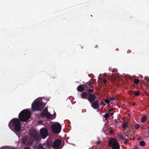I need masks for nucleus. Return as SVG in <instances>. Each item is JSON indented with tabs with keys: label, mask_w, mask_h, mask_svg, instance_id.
Masks as SVG:
<instances>
[{
	"label": "nucleus",
	"mask_w": 149,
	"mask_h": 149,
	"mask_svg": "<svg viewBox=\"0 0 149 149\" xmlns=\"http://www.w3.org/2000/svg\"><path fill=\"white\" fill-rule=\"evenodd\" d=\"M31 113L29 111L25 109L23 110L19 115V119L14 118L9 122L8 125L9 127L13 129L17 132L21 130L20 121L26 122L30 118Z\"/></svg>",
	"instance_id": "nucleus-1"
},
{
	"label": "nucleus",
	"mask_w": 149,
	"mask_h": 149,
	"mask_svg": "<svg viewBox=\"0 0 149 149\" xmlns=\"http://www.w3.org/2000/svg\"><path fill=\"white\" fill-rule=\"evenodd\" d=\"M44 107L43 103L39 101H34V102L32 104V108L34 111H41Z\"/></svg>",
	"instance_id": "nucleus-2"
},
{
	"label": "nucleus",
	"mask_w": 149,
	"mask_h": 149,
	"mask_svg": "<svg viewBox=\"0 0 149 149\" xmlns=\"http://www.w3.org/2000/svg\"><path fill=\"white\" fill-rule=\"evenodd\" d=\"M108 145L112 149H120V146L117 140L113 138H110L108 142Z\"/></svg>",
	"instance_id": "nucleus-3"
},
{
	"label": "nucleus",
	"mask_w": 149,
	"mask_h": 149,
	"mask_svg": "<svg viewBox=\"0 0 149 149\" xmlns=\"http://www.w3.org/2000/svg\"><path fill=\"white\" fill-rule=\"evenodd\" d=\"M29 134L31 137L35 141L40 140V138L37 132L34 129H32L29 131Z\"/></svg>",
	"instance_id": "nucleus-4"
},
{
	"label": "nucleus",
	"mask_w": 149,
	"mask_h": 149,
	"mask_svg": "<svg viewBox=\"0 0 149 149\" xmlns=\"http://www.w3.org/2000/svg\"><path fill=\"white\" fill-rule=\"evenodd\" d=\"M61 141L60 139H57L55 140L52 145V147L55 149H61L63 147L61 144Z\"/></svg>",
	"instance_id": "nucleus-5"
},
{
	"label": "nucleus",
	"mask_w": 149,
	"mask_h": 149,
	"mask_svg": "<svg viewBox=\"0 0 149 149\" xmlns=\"http://www.w3.org/2000/svg\"><path fill=\"white\" fill-rule=\"evenodd\" d=\"M61 126L59 123H56L53 125L52 126V129L54 133H57L60 132L61 130Z\"/></svg>",
	"instance_id": "nucleus-6"
},
{
	"label": "nucleus",
	"mask_w": 149,
	"mask_h": 149,
	"mask_svg": "<svg viewBox=\"0 0 149 149\" xmlns=\"http://www.w3.org/2000/svg\"><path fill=\"white\" fill-rule=\"evenodd\" d=\"M40 134L41 137L44 139L48 135L47 130L45 128H42L40 130Z\"/></svg>",
	"instance_id": "nucleus-7"
},
{
	"label": "nucleus",
	"mask_w": 149,
	"mask_h": 149,
	"mask_svg": "<svg viewBox=\"0 0 149 149\" xmlns=\"http://www.w3.org/2000/svg\"><path fill=\"white\" fill-rule=\"evenodd\" d=\"M22 143L26 145H30L32 143V142L29 137L24 136L22 139Z\"/></svg>",
	"instance_id": "nucleus-8"
},
{
	"label": "nucleus",
	"mask_w": 149,
	"mask_h": 149,
	"mask_svg": "<svg viewBox=\"0 0 149 149\" xmlns=\"http://www.w3.org/2000/svg\"><path fill=\"white\" fill-rule=\"evenodd\" d=\"M88 100L90 102H92L94 101L95 99L96 98L97 96L95 94H92L90 93H88Z\"/></svg>",
	"instance_id": "nucleus-9"
},
{
	"label": "nucleus",
	"mask_w": 149,
	"mask_h": 149,
	"mask_svg": "<svg viewBox=\"0 0 149 149\" xmlns=\"http://www.w3.org/2000/svg\"><path fill=\"white\" fill-rule=\"evenodd\" d=\"M87 85L85 84L80 85L78 86L77 88V90L79 92H82L85 89H87Z\"/></svg>",
	"instance_id": "nucleus-10"
},
{
	"label": "nucleus",
	"mask_w": 149,
	"mask_h": 149,
	"mask_svg": "<svg viewBox=\"0 0 149 149\" xmlns=\"http://www.w3.org/2000/svg\"><path fill=\"white\" fill-rule=\"evenodd\" d=\"M91 106L94 109H97L99 107L100 105L99 103V100H94L91 102Z\"/></svg>",
	"instance_id": "nucleus-11"
},
{
	"label": "nucleus",
	"mask_w": 149,
	"mask_h": 149,
	"mask_svg": "<svg viewBox=\"0 0 149 149\" xmlns=\"http://www.w3.org/2000/svg\"><path fill=\"white\" fill-rule=\"evenodd\" d=\"M44 145L42 144H40L38 145H35L33 146L34 149H45V147H43Z\"/></svg>",
	"instance_id": "nucleus-12"
},
{
	"label": "nucleus",
	"mask_w": 149,
	"mask_h": 149,
	"mask_svg": "<svg viewBox=\"0 0 149 149\" xmlns=\"http://www.w3.org/2000/svg\"><path fill=\"white\" fill-rule=\"evenodd\" d=\"M88 93L86 92H82L81 94V98L83 99H88Z\"/></svg>",
	"instance_id": "nucleus-13"
},
{
	"label": "nucleus",
	"mask_w": 149,
	"mask_h": 149,
	"mask_svg": "<svg viewBox=\"0 0 149 149\" xmlns=\"http://www.w3.org/2000/svg\"><path fill=\"white\" fill-rule=\"evenodd\" d=\"M40 116L42 117H45L47 118H50L51 115L48 112L44 113H41Z\"/></svg>",
	"instance_id": "nucleus-14"
},
{
	"label": "nucleus",
	"mask_w": 149,
	"mask_h": 149,
	"mask_svg": "<svg viewBox=\"0 0 149 149\" xmlns=\"http://www.w3.org/2000/svg\"><path fill=\"white\" fill-rule=\"evenodd\" d=\"M95 83V81L93 80L90 81L88 82H87L86 85H87V88H88L89 87H92L91 86L93 85Z\"/></svg>",
	"instance_id": "nucleus-15"
},
{
	"label": "nucleus",
	"mask_w": 149,
	"mask_h": 149,
	"mask_svg": "<svg viewBox=\"0 0 149 149\" xmlns=\"http://www.w3.org/2000/svg\"><path fill=\"white\" fill-rule=\"evenodd\" d=\"M123 128L125 129L128 126V123L127 122H125L123 124Z\"/></svg>",
	"instance_id": "nucleus-16"
},
{
	"label": "nucleus",
	"mask_w": 149,
	"mask_h": 149,
	"mask_svg": "<svg viewBox=\"0 0 149 149\" xmlns=\"http://www.w3.org/2000/svg\"><path fill=\"white\" fill-rule=\"evenodd\" d=\"M118 136L119 138L122 140H124L125 138L124 137L123 135L122 134H118Z\"/></svg>",
	"instance_id": "nucleus-17"
},
{
	"label": "nucleus",
	"mask_w": 149,
	"mask_h": 149,
	"mask_svg": "<svg viewBox=\"0 0 149 149\" xmlns=\"http://www.w3.org/2000/svg\"><path fill=\"white\" fill-rule=\"evenodd\" d=\"M139 144L141 146H144L145 145L146 143L144 141H141L140 142Z\"/></svg>",
	"instance_id": "nucleus-18"
},
{
	"label": "nucleus",
	"mask_w": 149,
	"mask_h": 149,
	"mask_svg": "<svg viewBox=\"0 0 149 149\" xmlns=\"http://www.w3.org/2000/svg\"><path fill=\"white\" fill-rule=\"evenodd\" d=\"M147 119V118L144 116L141 119V122L142 123L145 122Z\"/></svg>",
	"instance_id": "nucleus-19"
},
{
	"label": "nucleus",
	"mask_w": 149,
	"mask_h": 149,
	"mask_svg": "<svg viewBox=\"0 0 149 149\" xmlns=\"http://www.w3.org/2000/svg\"><path fill=\"white\" fill-rule=\"evenodd\" d=\"M109 117V115L108 114L106 113L104 115V117L105 118L106 120H107L108 118Z\"/></svg>",
	"instance_id": "nucleus-20"
},
{
	"label": "nucleus",
	"mask_w": 149,
	"mask_h": 149,
	"mask_svg": "<svg viewBox=\"0 0 149 149\" xmlns=\"http://www.w3.org/2000/svg\"><path fill=\"white\" fill-rule=\"evenodd\" d=\"M140 125L139 124H137L135 126V128L136 129H137L139 128Z\"/></svg>",
	"instance_id": "nucleus-21"
},
{
	"label": "nucleus",
	"mask_w": 149,
	"mask_h": 149,
	"mask_svg": "<svg viewBox=\"0 0 149 149\" xmlns=\"http://www.w3.org/2000/svg\"><path fill=\"white\" fill-rule=\"evenodd\" d=\"M47 112H48V110L47 108H45L41 113H44Z\"/></svg>",
	"instance_id": "nucleus-22"
},
{
	"label": "nucleus",
	"mask_w": 149,
	"mask_h": 149,
	"mask_svg": "<svg viewBox=\"0 0 149 149\" xmlns=\"http://www.w3.org/2000/svg\"><path fill=\"white\" fill-rule=\"evenodd\" d=\"M139 82V80L138 79H135L134 81V83L136 84H138Z\"/></svg>",
	"instance_id": "nucleus-23"
},
{
	"label": "nucleus",
	"mask_w": 149,
	"mask_h": 149,
	"mask_svg": "<svg viewBox=\"0 0 149 149\" xmlns=\"http://www.w3.org/2000/svg\"><path fill=\"white\" fill-rule=\"evenodd\" d=\"M86 90L88 93H91L93 92V90L92 89H88V88H87V89H86Z\"/></svg>",
	"instance_id": "nucleus-24"
},
{
	"label": "nucleus",
	"mask_w": 149,
	"mask_h": 149,
	"mask_svg": "<svg viewBox=\"0 0 149 149\" xmlns=\"http://www.w3.org/2000/svg\"><path fill=\"white\" fill-rule=\"evenodd\" d=\"M134 94L135 95L138 96L139 95L140 93L138 91H136L134 93Z\"/></svg>",
	"instance_id": "nucleus-25"
},
{
	"label": "nucleus",
	"mask_w": 149,
	"mask_h": 149,
	"mask_svg": "<svg viewBox=\"0 0 149 149\" xmlns=\"http://www.w3.org/2000/svg\"><path fill=\"white\" fill-rule=\"evenodd\" d=\"M105 102L106 103L109 104L110 102V100L108 99H107L105 100Z\"/></svg>",
	"instance_id": "nucleus-26"
},
{
	"label": "nucleus",
	"mask_w": 149,
	"mask_h": 149,
	"mask_svg": "<svg viewBox=\"0 0 149 149\" xmlns=\"http://www.w3.org/2000/svg\"><path fill=\"white\" fill-rule=\"evenodd\" d=\"M124 140H125L124 143L125 144H127L128 142V140L126 138H125V139Z\"/></svg>",
	"instance_id": "nucleus-27"
},
{
	"label": "nucleus",
	"mask_w": 149,
	"mask_h": 149,
	"mask_svg": "<svg viewBox=\"0 0 149 149\" xmlns=\"http://www.w3.org/2000/svg\"><path fill=\"white\" fill-rule=\"evenodd\" d=\"M100 104L101 105H103L104 106H105L106 105V104L104 103L102 101H101L100 103Z\"/></svg>",
	"instance_id": "nucleus-28"
},
{
	"label": "nucleus",
	"mask_w": 149,
	"mask_h": 149,
	"mask_svg": "<svg viewBox=\"0 0 149 149\" xmlns=\"http://www.w3.org/2000/svg\"><path fill=\"white\" fill-rule=\"evenodd\" d=\"M111 100V101L114 100H115V98L113 97H111L110 98V100Z\"/></svg>",
	"instance_id": "nucleus-29"
},
{
	"label": "nucleus",
	"mask_w": 149,
	"mask_h": 149,
	"mask_svg": "<svg viewBox=\"0 0 149 149\" xmlns=\"http://www.w3.org/2000/svg\"><path fill=\"white\" fill-rule=\"evenodd\" d=\"M113 110V108H111L110 109H109L108 111L109 113H110V112L111 111H112Z\"/></svg>",
	"instance_id": "nucleus-30"
},
{
	"label": "nucleus",
	"mask_w": 149,
	"mask_h": 149,
	"mask_svg": "<svg viewBox=\"0 0 149 149\" xmlns=\"http://www.w3.org/2000/svg\"><path fill=\"white\" fill-rule=\"evenodd\" d=\"M145 79L148 82H149V79L148 77H146Z\"/></svg>",
	"instance_id": "nucleus-31"
},
{
	"label": "nucleus",
	"mask_w": 149,
	"mask_h": 149,
	"mask_svg": "<svg viewBox=\"0 0 149 149\" xmlns=\"http://www.w3.org/2000/svg\"><path fill=\"white\" fill-rule=\"evenodd\" d=\"M129 94L131 95H132V94H134V93L133 91H130L129 92Z\"/></svg>",
	"instance_id": "nucleus-32"
},
{
	"label": "nucleus",
	"mask_w": 149,
	"mask_h": 149,
	"mask_svg": "<svg viewBox=\"0 0 149 149\" xmlns=\"http://www.w3.org/2000/svg\"><path fill=\"white\" fill-rule=\"evenodd\" d=\"M103 82L104 84H105L107 81V80L106 79H103Z\"/></svg>",
	"instance_id": "nucleus-33"
},
{
	"label": "nucleus",
	"mask_w": 149,
	"mask_h": 149,
	"mask_svg": "<svg viewBox=\"0 0 149 149\" xmlns=\"http://www.w3.org/2000/svg\"><path fill=\"white\" fill-rule=\"evenodd\" d=\"M100 141H97L96 142V145H98L100 144Z\"/></svg>",
	"instance_id": "nucleus-34"
},
{
	"label": "nucleus",
	"mask_w": 149,
	"mask_h": 149,
	"mask_svg": "<svg viewBox=\"0 0 149 149\" xmlns=\"http://www.w3.org/2000/svg\"><path fill=\"white\" fill-rule=\"evenodd\" d=\"M131 52V51L130 50H128L127 51V53L129 54Z\"/></svg>",
	"instance_id": "nucleus-35"
},
{
	"label": "nucleus",
	"mask_w": 149,
	"mask_h": 149,
	"mask_svg": "<svg viewBox=\"0 0 149 149\" xmlns=\"http://www.w3.org/2000/svg\"><path fill=\"white\" fill-rule=\"evenodd\" d=\"M24 149H31L30 148L28 147H25L24 148Z\"/></svg>",
	"instance_id": "nucleus-36"
},
{
	"label": "nucleus",
	"mask_w": 149,
	"mask_h": 149,
	"mask_svg": "<svg viewBox=\"0 0 149 149\" xmlns=\"http://www.w3.org/2000/svg\"><path fill=\"white\" fill-rule=\"evenodd\" d=\"M135 104H136L135 102H134L132 103V105L133 106H134L135 105Z\"/></svg>",
	"instance_id": "nucleus-37"
},
{
	"label": "nucleus",
	"mask_w": 149,
	"mask_h": 149,
	"mask_svg": "<svg viewBox=\"0 0 149 149\" xmlns=\"http://www.w3.org/2000/svg\"><path fill=\"white\" fill-rule=\"evenodd\" d=\"M134 139H135V137H133V139H132V138H130V139L131 140H133Z\"/></svg>",
	"instance_id": "nucleus-38"
},
{
	"label": "nucleus",
	"mask_w": 149,
	"mask_h": 149,
	"mask_svg": "<svg viewBox=\"0 0 149 149\" xmlns=\"http://www.w3.org/2000/svg\"><path fill=\"white\" fill-rule=\"evenodd\" d=\"M113 114H114V113H110V115L111 116H112L113 115Z\"/></svg>",
	"instance_id": "nucleus-39"
},
{
	"label": "nucleus",
	"mask_w": 149,
	"mask_h": 149,
	"mask_svg": "<svg viewBox=\"0 0 149 149\" xmlns=\"http://www.w3.org/2000/svg\"><path fill=\"white\" fill-rule=\"evenodd\" d=\"M113 132V131L112 130H111L110 131V133L111 134H112Z\"/></svg>",
	"instance_id": "nucleus-40"
},
{
	"label": "nucleus",
	"mask_w": 149,
	"mask_h": 149,
	"mask_svg": "<svg viewBox=\"0 0 149 149\" xmlns=\"http://www.w3.org/2000/svg\"><path fill=\"white\" fill-rule=\"evenodd\" d=\"M133 149H138L137 147H136L135 148H134Z\"/></svg>",
	"instance_id": "nucleus-41"
},
{
	"label": "nucleus",
	"mask_w": 149,
	"mask_h": 149,
	"mask_svg": "<svg viewBox=\"0 0 149 149\" xmlns=\"http://www.w3.org/2000/svg\"><path fill=\"white\" fill-rule=\"evenodd\" d=\"M125 136H127V137H129V136H128V135H126L125 134Z\"/></svg>",
	"instance_id": "nucleus-42"
},
{
	"label": "nucleus",
	"mask_w": 149,
	"mask_h": 149,
	"mask_svg": "<svg viewBox=\"0 0 149 149\" xmlns=\"http://www.w3.org/2000/svg\"><path fill=\"white\" fill-rule=\"evenodd\" d=\"M95 47L97 48V47H98V46H95Z\"/></svg>",
	"instance_id": "nucleus-43"
},
{
	"label": "nucleus",
	"mask_w": 149,
	"mask_h": 149,
	"mask_svg": "<svg viewBox=\"0 0 149 149\" xmlns=\"http://www.w3.org/2000/svg\"><path fill=\"white\" fill-rule=\"evenodd\" d=\"M148 134H149V131H148Z\"/></svg>",
	"instance_id": "nucleus-44"
}]
</instances>
